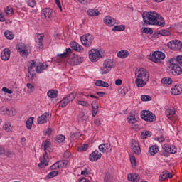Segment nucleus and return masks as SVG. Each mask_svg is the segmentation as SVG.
Segmentation results:
<instances>
[{
  "mask_svg": "<svg viewBox=\"0 0 182 182\" xmlns=\"http://www.w3.org/2000/svg\"><path fill=\"white\" fill-rule=\"evenodd\" d=\"M70 47L73 50H75V52H82L83 50V47L75 41L70 43Z\"/></svg>",
  "mask_w": 182,
  "mask_h": 182,
  "instance_id": "20",
  "label": "nucleus"
},
{
  "mask_svg": "<svg viewBox=\"0 0 182 182\" xmlns=\"http://www.w3.org/2000/svg\"><path fill=\"white\" fill-rule=\"evenodd\" d=\"M80 39L83 46H85V48H90L93 40L95 39V36L90 33H87L82 36Z\"/></svg>",
  "mask_w": 182,
  "mask_h": 182,
  "instance_id": "6",
  "label": "nucleus"
},
{
  "mask_svg": "<svg viewBox=\"0 0 182 182\" xmlns=\"http://www.w3.org/2000/svg\"><path fill=\"white\" fill-rule=\"evenodd\" d=\"M136 76L137 77L135 80L136 86H138V87H143L144 86H146V82H149L150 74H149V71H147V70L144 68H140L138 72L136 73Z\"/></svg>",
  "mask_w": 182,
  "mask_h": 182,
  "instance_id": "2",
  "label": "nucleus"
},
{
  "mask_svg": "<svg viewBox=\"0 0 182 182\" xmlns=\"http://www.w3.org/2000/svg\"><path fill=\"white\" fill-rule=\"evenodd\" d=\"M113 181V176L110 173L107 172L105 173V177H104V182H112Z\"/></svg>",
  "mask_w": 182,
  "mask_h": 182,
  "instance_id": "29",
  "label": "nucleus"
},
{
  "mask_svg": "<svg viewBox=\"0 0 182 182\" xmlns=\"http://www.w3.org/2000/svg\"><path fill=\"white\" fill-rule=\"evenodd\" d=\"M118 92L120 95H122V96H124L127 95V92H129V89L127 87L122 86L119 90Z\"/></svg>",
  "mask_w": 182,
  "mask_h": 182,
  "instance_id": "40",
  "label": "nucleus"
},
{
  "mask_svg": "<svg viewBox=\"0 0 182 182\" xmlns=\"http://www.w3.org/2000/svg\"><path fill=\"white\" fill-rule=\"evenodd\" d=\"M36 72L37 73H42V70H43V69H45V65H43V64L41 65L40 66H37L36 68Z\"/></svg>",
  "mask_w": 182,
  "mask_h": 182,
  "instance_id": "55",
  "label": "nucleus"
},
{
  "mask_svg": "<svg viewBox=\"0 0 182 182\" xmlns=\"http://www.w3.org/2000/svg\"><path fill=\"white\" fill-rule=\"evenodd\" d=\"M153 136V133L150 131H145L141 132V138L147 139V137H151Z\"/></svg>",
  "mask_w": 182,
  "mask_h": 182,
  "instance_id": "38",
  "label": "nucleus"
},
{
  "mask_svg": "<svg viewBox=\"0 0 182 182\" xmlns=\"http://www.w3.org/2000/svg\"><path fill=\"white\" fill-rule=\"evenodd\" d=\"M166 147L168 150H170L169 154H174L177 152V149H176V146H171V144H166Z\"/></svg>",
  "mask_w": 182,
  "mask_h": 182,
  "instance_id": "37",
  "label": "nucleus"
},
{
  "mask_svg": "<svg viewBox=\"0 0 182 182\" xmlns=\"http://www.w3.org/2000/svg\"><path fill=\"white\" fill-rule=\"evenodd\" d=\"M27 87L28 89V92H32L35 90V86H33L32 84L31 83H28L27 84Z\"/></svg>",
  "mask_w": 182,
  "mask_h": 182,
  "instance_id": "58",
  "label": "nucleus"
},
{
  "mask_svg": "<svg viewBox=\"0 0 182 182\" xmlns=\"http://www.w3.org/2000/svg\"><path fill=\"white\" fill-rule=\"evenodd\" d=\"M118 58L121 59H126L129 56V51L127 50H122L117 53Z\"/></svg>",
  "mask_w": 182,
  "mask_h": 182,
  "instance_id": "24",
  "label": "nucleus"
},
{
  "mask_svg": "<svg viewBox=\"0 0 182 182\" xmlns=\"http://www.w3.org/2000/svg\"><path fill=\"white\" fill-rule=\"evenodd\" d=\"M4 36L6 38V39H14V33L9 31H6L4 33Z\"/></svg>",
  "mask_w": 182,
  "mask_h": 182,
  "instance_id": "47",
  "label": "nucleus"
},
{
  "mask_svg": "<svg viewBox=\"0 0 182 182\" xmlns=\"http://www.w3.org/2000/svg\"><path fill=\"white\" fill-rule=\"evenodd\" d=\"M68 105H69V100H67L66 97L59 102L60 107H66Z\"/></svg>",
  "mask_w": 182,
  "mask_h": 182,
  "instance_id": "34",
  "label": "nucleus"
},
{
  "mask_svg": "<svg viewBox=\"0 0 182 182\" xmlns=\"http://www.w3.org/2000/svg\"><path fill=\"white\" fill-rule=\"evenodd\" d=\"M169 67L166 70L167 73L169 75H173V76H178V75H181L182 69L180 65L177 63L171 62V58L168 61Z\"/></svg>",
  "mask_w": 182,
  "mask_h": 182,
  "instance_id": "4",
  "label": "nucleus"
},
{
  "mask_svg": "<svg viewBox=\"0 0 182 182\" xmlns=\"http://www.w3.org/2000/svg\"><path fill=\"white\" fill-rule=\"evenodd\" d=\"M36 5V2L35 0H28V6H31V8H35V6Z\"/></svg>",
  "mask_w": 182,
  "mask_h": 182,
  "instance_id": "60",
  "label": "nucleus"
},
{
  "mask_svg": "<svg viewBox=\"0 0 182 182\" xmlns=\"http://www.w3.org/2000/svg\"><path fill=\"white\" fill-rule=\"evenodd\" d=\"M104 23L105 25H107V26H113L116 23V19L110 16H107L104 18Z\"/></svg>",
  "mask_w": 182,
  "mask_h": 182,
  "instance_id": "14",
  "label": "nucleus"
},
{
  "mask_svg": "<svg viewBox=\"0 0 182 182\" xmlns=\"http://www.w3.org/2000/svg\"><path fill=\"white\" fill-rule=\"evenodd\" d=\"M9 116H15L16 114V110L11 109L9 112Z\"/></svg>",
  "mask_w": 182,
  "mask_h": 182,
  "instance_id": "64",
  "label": "nucleus"
},
{
  "mask_svg": "<svg viewBox=\"0 0 182 182\" xmlns=\"http://www.w3.org/2000/svg\"><path fill=\"white\" fill-rule=\"evenodd\" d=\"M130 161L132 167H136V166H137V163L136 162V158L134 156H130Z\"/></svg>",
  "mask_w": 182,
  "mask_h": 182,
  "instance_id": "56",
  "label": "nucleus"
},
{
  "mask_svg": "<svg viewBox=\"0 0 182 182\" xmlns=\"http://www.w3.org/2000/svg\"><path fill=\"white\" fill-rule=\"evenodd\" d=\"M58 174H59V171H53L51 172H50L47 176V178H53V177H56V176H58Z\"/></svg>",
  "mask_w": 182,
  "mask_h": 182,
  "instance_id": "46",
  "label": "nucleus"
},
{
  "mask_svg": "<svg viewBox=\"0 0 182 182\" xmlns=\"http://www.w3.org/2000/svg\"><path fill=\"white\" fill-rule=\"evenodd\" d=\"M159 180V181H164V180H167V171L162 172V174L160 175Z\"/></svg>",
  "mask_w": 182,
  "mask_h": 182,
  "instance_id": "48",
  "label": "nucleus"
},
{
  "mask_svg": "<svg viewBox=\"0 0 182 182\" xmlns=\"http://www.w3.org/2000/svg\"><path fill=\"white\" fill-rule=\"evenodd\" d=\"M157 151H159V146L156 145H153L149 148V154L150 156H154Z\"/></svg>",
  "mask_w": 182,
  "mask_h": 182,
  "instance_id": "25",
  "label": "nucleus"
},
{
  "mask_svg": "<svg viewBox=\"0 0 182 182\" xmlns=\"http://www.w3.org/2000/svg\"><path fill=\"white\" fill-rule=\"evenodd\" d=\"M164 151L161 152V156H164L165 157H168L170 156V150L167 148V145L165 144L164 147H163Z\"/></svg>",
  "mask_w": 182,
  "mask_h": 182,
  "instance_id": "31",
  "label": "nucleus"
},
{
  "mask_svg": "<svg viewBox=\"0 0 182 182\" xmlns=\"http://www.w3.org/2000/svg\"><path fill=\"white\" fill-rule=\"evenodd\" d=\"M161 82L164 85H171L173 83V80L168 77H165L161 80Z\"/></svg>",
  "mask_w": 182,
  "mask_h": 182,
  "instance_id": "41",
  "label": "nucleus"
},
{
  "mask_svg": "<svg viewBox=\"0 0 182 182\" xmlns=\"http://www.w3.org/2000/svg\"><path fill=\"white\" fill-rule=\"evenodd\" d=\"M76 97V92H71L65 97L67 98V100H68V102H73L75 100V98Z\"/></svg>",
  "mask_w": 182,
  "mask_h": 182,
  "instance_id": "32",
  "label": "nucleus"
},
{
  "mask_svg": "<svg viewBox=\"0 0 182 182\" xmlns=\"http://www.w3.org/2000/svg\"><path fill=\"white\" fill-rule=\"evenodd\" d=\"M48 117H49L48 112H46L43 114L41 117L38 118V124H43L44 123H46V122H48L47 120Z\"/></svg>",
  "mask_w": 182,
  "mask_h": 182,
  "instance_id": "19",
  "label": "nucleus"
},
{
  "mask_svg": "<svg viewBox=\"0 0 182 182\" xmlns=\"http://www.w3.org/2000/svg\"><path fill=\"white\" fill-rule=\"evenodd\" d=\"M68 163H69V161H68L66 160L59 161L58 166H59L60 168H63V167H65L66 166H68Z\"/></svg>",
  "mask_w": 182,
  "mask_h": 182,
  "instance_id": "49",
  "label": "nucleus"
},
{
  "mask_svg": "<svg viewBox=\"0 0 182 182\" xmlns=\"http://www.w3.org/2000/svg\"><path fill=\"white\" fill-rule=\"evenodd\" d=\"M102 157V153H99V151L95 150L91 153L89 156V160L90 161H97L99 159Z\"/></svg>",
  "mask_w": 182,
  "mask_h": 182,
  "instance_id": "12",
  "label": "nucleus"
},
{
  "mask_svg": "<svg viewBox=\"0 0 182 182\" xmlns=\"http://www.w3.org/2000/svg\"><path fill=\"white\" fill-rule=\"evenodd\" d=\"M35 60H31L28 63V73L30 75H32V73H31V70H32L33 68L35 66Z\"/></svg>",
  "mask_w": 182,
  "mask_h": 182,
  "instance_id": "50",
  "label": "nucleus"
},
{
  "mask_svg": "<svg viewBox=\"0 0 182 182\" xmlns=\"http://www.w3.org/2000/svg\"><path fill=\"white\" fill-rule=\"evenodd\" d=\"M91 106L92 107V116L95 117L97 114V112H99V102L97 100L93 101Z\"/></svg>",
  "mask_w": 182,
  "mask_h": 182,
  "instance_id": "18",
  "label": "nucleus"
},
{
  "mask_svg": "<svg viewBox=\"0 0 182 182\" xmlns=\"http://www.w3.org/2000/svg\"><path fill=\"white\" fill-rule=\"evenodd\" d=\"M59 92L56 90H50L47 92V96L50 99H56V97L58 96Z\"/></svg>",
  "mask_w": 182,
  "mask_h": 182,
  "instance_id": "23",
  "label": "nucleus"
},
{
  "mask_svg": "<svg viewBox=\"0 0 182 182\" xmlns=\"http://www.w3.org/2000/svg\"><path fill=\"white\" fill-rule=\"evenodd\" d=\"M171 93L177 96V95H180L182 93V84H179L178 85H175L174 88H171Z\"/></svg>",
  "mask_w": 182,
  "mask_h": 182,
  "instance_id": "17",
  "label": "nucleus"
},
{
  "mask_svg": "<svg viewBox=\"0 0 182 182\" xmlns=\"http://www.w3.org/2000/svg\"><path fill=\"white\" fill-rule=\"evenodd\" d=\"M124 29H126V27L123 25H120V26H115L113 28L112 31L114 32L118 31V32H122L123 31H124Z\"/></svg>",
  "mask_w": 182,
  "mask_h": 182,
  "instance_id": "39",
  "label": "nucleus"
},
{
  "mask_svg": "<svg viewBox=\"0 0 182 182\" xmlns=\"http://www.w3.org/2000/svg\"><path fill=\"white\" fill-rule=\"evenodd\" d=\"M80 120H81V122L82 123H87V122H89V117L87 115L84 116L82 118H81Z\"/></svg>",
  "mask_w": 182,
  "mask_h": 182,
  "instance_id": "61",
  "label": "nucleus"
},
{
  "mask_svg": "<svg viewBox=\"0 0 182 182\" xmlns=\"http://www.w3.org/2000/svg\"><path fill=\"white\" fill-rule=\"evenodd\" d=\"M18 50L22 56H28V50L25 49V46L21 48V45H18Z\"/></svg>",
  "mask_w": 182,
  "mask_h": 182,
  "instance_id": "33",
  "label": "nucleus"
},
{
  "mask_svg": "<svg viewBox=\"0 0 182 182\" xmlns=\"http://www.w3.org/2000/svg\"><path fill=\"white\" fill-rule=\"evenodd\" d=\"M99 150L102 153H109L112 151V146L110 144H102L99 146Z\"/></svg>",
  "mask_w": 182,
  "mask_h": 182,
  "instance_id": "13",
  "label": "nucleus"
},
{
  "mask_svg": "<svg viewBox=\"0 0 182 182\" xmlns=\"http://www.w3.org/2000/svg\"><path fill=\"white\" fill-rule=\"evenodd\" d=\"M141 100L142 102H150V100H151V97H150V95H141Z\"/></svg>",
  "mask_w": 182,
  "mask_h": 182,
  "instance_id": "54",
  "label": "nucleus"
},
{
  "mask_svg": "<svg viewBox=\"0 0 182 182\" xmlns=\"http://www.w3.org/2000/svg\"><path fill=\"white\" fill-rule=\"evenodd\" d=\"M70 151H65L63 154V157L64 159H69L70 157Z\"/></svg>",
  "mask_w": 182,
  "mask_h": 182,
  "instance_id": "62",
  "label": "nucleus"
},
{
  "mask_svg": "<svg viewBox=\"0 0 182 182\" xmlns=\"http://www.w3.org/2000/svg\"><path fill=\"white\" fill-rule=\"evenodd\" d=\"M102 58V54H100V51L97 49H91L89 51V58L92 62H97L98 58Z\"/></svg>",
  "mask_w": 182,
  "mask_h": 182,
  "instance_id": "9",
  "label": "nucleus"
},
{
  "mask_svg": "<svg viewBox=\"0 0 182 182\" xmlns=\"http://www.w3.org/2000/svg\"><path fill=\"white\" fill-rule=\"evenodd\" d=\"M89 149V144H84L82 146L78 148V151H86Z\"/></svg>",
  "mask_w": 182,
  "mask_h": 182,
  "instance_id": "53",
  "label": "nucleus"
},
{
  "mask_svg": "<svg viewBox=\"0 0 182 182\" xmlns=\"http://www.w3.org/2000/svg\"><path fill=\"white\" fill-rule=\"evenodd\" d=\"M142 32L144 33H146L149 35H153V29L151 28H149V27H143L142 28Z\"/></svg>",
  "mask_w": 182,
  "mask_h": 182,
  "instance_id": "43",
  "label": "nucleus"
},
{
  "mask_svg": "<svg viewBox=\"0 0 182 182\" xmlns=\"http://www.w3.org/2000/svg\"><path fill=\"white\" fill-rule=\"evenodd\" d=\"M50 170H56V168H60L59 166V162H55V164H53L50 167Z\"/></svg>",
  "mask_w": 182,
  "mask_h": 182,
  "instance_id": "57",
  "label": "nucleus"
},
{
  "mask_svg": "<svg viewBox=\"0 0 182 182\" xmlns=\"http://www.w3.org/2000/svg\"><path fill=\"white\" fill-rule=\"evenodd\" d=\"M42 146H43V150L45 151V154H43V157L40 158V163L38 164V167L40 168H42V167H46L49 163H48V161H46V158L48 159V151L50 153L52 151V149H50V141L46 140L44 142H43Z\"/></svg>",
  "mask_w": 182,
  "mask_h": 182,
  "instance_id": "3",
  "label": "nucleus"
},
{
  "mask_svg": "<svg viewBox=\"0 0 182 182\" xmlns=\"http://www.w3.org/2000/svg\"><path fill=\"white\" fill-rule=\"evenodd\" d=\"M129 181L139 182L140 181V176L137 173H129L127 176Z\"/></svg>",
  "mask_w": 182,
  "mask_h": 182,
  "instance_id": "16",
  "label": "nucleus"
},
{
  "mask_svg": "<svg viewBox=\"0 0 182 182\" xmlns=\"http://www.w3.org/2000/svg\"><path fill=\"white\" fill-rule=\"evenodd\" d=\"M32 124H33V117H30L26 122V128L31 130L32 129Z\"/></svg>",
  "mask_w": 182,
  "mask_h": 182,
  "instance_id": "35",
  "label": "nucleus"
},
{
  "mask_svg": "<svg viewBox=\"0 0 182 182\" xmlns=\"http://www.w3.org/2000/svg\"><path fill=\"white\" fill-rule=\"evenodd\" d=\"M166 114L167 116H174V114H176V112L168 109L166 111Z\"/></svg>",
  "mask_w": 182,
  "mask_h": 182,
  "instance_id": "59",
  "label": "nucleus"
},
{
  "mask_svg": "<svg viewBox=\"0 0 182 182\" xmlns=\"http://www.w3.org/2000/svg\"><path fill=\"white\" fill-rule=\"evenodd\" d=\"M95 86H101L102 87H109V83L102 81L101 80H97L95 82Z\"/></svg>",
  "mask_w": 182,
  "mask_h": 182,
  "instance_id": "27",
  "label": "nucleus"
},
{
  "mask_svg": "<svg viewBox=\"0 0 182 182\" xmlns=\"http://www.w3.org/2000/svg\"><path fill=\"white\" fill-rule=\"evenodd\" d=\"M167 46L172 50H180L182 48V43L178 40H173L168 43Z\"/></svg>",
  "mask_w": 182,
  "mask_h": 182,
  "instance_id": "10",
  "label": "nucleus"
},
{
  "mask_svg": "<svg viewBox=\"0 0 182 182\" xmlns=\"http://www.w3.org/2000/svg\"><path fill=\"white\" fill-rule=\"evenodd\" d=\"M3 128L6 132H12V124H11V122L6 123L3 126Z\"/></svg>",
  "mask_w": 182,
  "mask_h": 182,
  "instance_id": "42",
  "label": "nucleus"
},
{
  "mask_svg": "<svg viewBox=\"0 0 182 182\" xmlns=\"http://www.w3.org/2000/svg\"><path fill=\"white\" fill-rule=\"evenodd\" d=\"M171 62H172L173 63H177L178 65H180V66H181L182 55L176 56V58H171Z\"/></svg>",
  "mask_w": 182,
  "mask_h": 182,
  "instance_id": "26",
  "label": "nucleus"
},
{
  "mask_svg": "<svg viewBox=\"0 0 182 182\" xmlns=\"http://www.w3.org/2000/svg\"><path fill=\"white\" fill-rule=\"evenodd\" d=\"M12 12H14V9H12V8L8 6L6 9V14H7V15H11V14H12Z\"/></svg>",
  "mask_w": 182,
  "mask_h": 182,
  "instance_id": "63",
  "label": "nucleus"
},
{
  "mask_svg": "<svg viewBox=\"0 0 182 182\" xmlns=\"http://www.w3.org/2000/svg\"><path fill=\"white\" fill-rule=\"evenodd\" d=\"M70 53H72V49L66 48L63 53L58 54L57 56L59 59H65V58H68Z\"/></svg>",
  "mask_w": 182,
  "mask_h": 182,
  "instance_id": "22",
  "label": "nucleus"
},
{
  "mask_svg": "<svg viewBox=\"0 0 182 182\" xmlns=\"http://www.w3.org/2000/svg\"><path fill=\"white\" fill-rule=\"evenodd\" d=\"M142 18L144 23L146 25H158L161 28H163L166 25L164 18L161 16L160 18V15L156 11L144 12L142 14Z\"/></svg>",
  "mask_w": 182,
  "mask_h": 182,
  "instance_id": "1",
  "label": "nucleus"
},
{
  "mask_svg": "<svg viewBox=\"0 0 182 182\" xmlns=\"http://www.w3.org/2000/svg\"><path fill=\"white\" fill-rule=\"evenodd\" d=\"M128 120H129V123H132V124L136 123L137 122V120L136 119L134 113H133L132 112L129 113V117H128Z\"/></svg>",
  "mask_w": 182,
  "mask_h": 182,
  "instance_id": "36",
  "label": "nucleus"
},
{
  "mask_svg": "<svg viewBox=\"0 0 182 182\" xmlns=\"http://www.w3.org/2000/svg\"><path fill=\"white\" fill-rule=\"evenodd\" d=\"M77 105H80V106H83L84 107H89L90 106V104H89V102L80 100L77 101Z\"/></svg>",
  "mask_w": 182,
  "mask_h": 182,
  "instance_id": "52",
  "label": "nucleus"
},
{
  "mask_svg": "<svg viewBox=\"0 0 182 182\" xmlns=\"http://www.w3.org/2000/svg\"><path fill=\"white\" fill-rule=\"evenodd\" d=\"M131 149L133 150L135 154H140V153H141V149H140V145L137 142H135V144H132L131 146Z\"/></svg>",
  "mask_w": 182,
  "mask_h": 182,
  "instance_id": "21",
  "label": "nucleus"
},
{
  "mask_svg": "<svg viewBox=\"0 0 182 182\" xmlns=\"http://www.w3.org/2000/svg\"><path fill=\"white\" fill-rule=\"evenodd\" d=\"M55 16V11L50 9H43L41 11L42 19H46V18H53Z\"/></svg>",
  "mask_w": 182,
  "mask_h": 182,
  "instance_id": "11",
  "label": "nucleus"
},
{
  "mask_svg": "<svg viewBox=\"0 0 182 182\" xmlns=\"http://www.w3.org/2000/svg\"><path fill=\"white\" fill-rule=\"evenodd\" d=\"M158 35H161L162 36H170L171 33L168 30H161L159 31Z\"/></svg>",
  "mask_w": 182,
  "mask_h": 182,
  "instance_id": "44",
  "label": "nucleus"
},
{
  "mask_svg": "<svg viewBox=\"0 0 182 182\" xmlns=\"http://www.w3.org/2000/svg\"><path fill=\"white\" fill-rule=\"evenodd\" d=\"M141 117L143 120L149 122V123L156 122V115L149 110H143L141 112Z\"/></svg>",
  "mask_w": 182,
  "mask_h": 182,
  "instance_id": "7",
  "label": "nucleus"
},
{
  "mask_svg": "<svg viewBox=\"0 0 182 182\" xmlns=\"http://www.w3.org/2000/svg\"><path fill=\"white\" fill-rule=\"evenodd\" d=\"M73 62L74 63V65H80L82 62H83V58L82 57H79L77 55L74 56V58L72 59Z\"/></svg>",
  "mask_w": 182,
  "mask_h": 182,
  "instance_id": "28",
  "label": "nucleus"
},
{
  "mask_svg": "<svg viewBox=\"0 0 182 182\" xmlns=\"http://www.w3.org/2000/svg\"><path fill=\"white\" fill-rule=\"evenodd\" d=\"M113 68H114L113 60H106L103 63V66L101 68V75H107V73H109Z\"/></svg>",
  "mask_w": 182,
  "mask_h": 182,
  "instance_id": "5",
  "label": "nucleus"
},
{
  "mask_svg": "<svg viewBox=\"0 0 182 182\" xmlns=\"http://www.w3.org/2000/svg\"><path fill=\"white\" fill-rule=\"evenodd\" d=\"M166 58V55L161 51H155L152 53V55H150L149 59L155 62V63H160V60H163Z\"/></svg>",
  "mask_w": 182,
  "mask_h": 182,
  "instance_id": "8",
  "label": "nucleus"
},
{
  "mask_svg": "<svg viewBox=\"0 0 182 182\" xmlns=\"http://www.w3.org/2000/svg\"><path fill=\"white\" fill-rule=\"evenodd\" d=\"M89 16H97L99 15V11L95 9H88L87 11Z\"/></svg>",
  "mask_w": 182,
  "mask_h": 182,
  "instance_id": "30",
  "label": "nucleus"
},
{
  "mask_svg": "<svg viewBox=\"0 0 182 182\" xmlns=\"http://www.w3.org/2000/svg\"><path fill=\"white\" fill-rule=\"evenodd\" d=\"M10 57H11V50H9V48H5L1 54V58L2 60H9Z\"/></svg>",
  "mask_w": 182,
  "mask_h": 182,
  "instance_id": "15",
  "label": "nucleus"
},
{
  "mask_svg": "<svg viewBox=\"0 0 182 182\" xmlns=\"http://www.w3.org/2000/svg\"><path fill=\"white\" fill-rule=\"evenodd\" d=\"M82 136V133L80 131H75L73 134H71L70 137L71 139H77V137Z\"/></svg>",
  "mask_w": 182,
  "mask_h": 182,
  "instance_id": "51",
  "label": "nucleus"
},
{
  "mask_svg": "<svg viewBox=\"0 0 182 182\" xmlns=\"http://www.w3.org/2000/svg\"><path fill=\"white\" fill-rule=\"evenodd\" d=\"M65 139H66V137L64 135H58L55 137V141L57 143H63V141H65Z\"/></svg>",
  "mask_w": 182,
  "mask_h": 182,
  "instance_id": "45",
  "label": "nucleus"
}]
</instances>
